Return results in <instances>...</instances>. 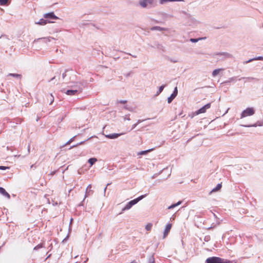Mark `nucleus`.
<instances>
[{
  "label": "nucleus",
  "mask_w": 263,
  "mask_h": 263,
  "mask_svg": "<svg viewBox=\"0 0 263 263\" xmlns=\"http://www.w3.org/2000/svg\"><path fill=\"white\" fill-rule=\"evenodd\" d=\"M98 161L97 159L95 158V157H93V158H90L88 159V162L89 163V164L90 165V166H92L97 161Z\"/></svg>",
  "instance_id": "obj_22"
},
{
  "label": "nucleus",
  "mask_w": 263,
  "mask_h": 263,
  "mask_svg": "<svg viewBox=\"0 0 263 263\" xmlns=\"http://www.w3.org/2000/svg\"><path fill=\"white\" fill-rule=\"evenodd\" d=\"M254 61H255V59H254V58H252V59H250L248 60V61H244L243 62V64H248V63H250L251 62H253Z\"/></svg>",
  "instance_id": "obj_37"
},
{
  "label": "nucleus",
  "mask_w": 263,
  "mask_h": 263,
  "mask_svg": "<svg viewBox=\"0 0 263 263\" xmlns=\"http://www.w3.org/2000/svg\"><path fill=\"white\" fill-rule=\"evenodd\" d=\"M148 263H156L154 254L149 256L148 258Z\"/></svg>",
  "instance_id": "obj_30"
},
{
  "label": "nucleus",
  "mask_w": 263,
  "mask_h": 263,
  "mask_svg": "<svg viewBox=\"0 0 263 263\" xmlns=\"http://www.w3.org/2000/svg\"><path fill=\"white\" fill-rule=\"evenodd\" d=\"M68 113V112H66L62 118H59L58 119V122H59V123L61 122L64 120V119L66 117Z\"/></svg>",
  "instance_id": "obj_36"
},
{
  "label": "nucleus",
  "mask_w": 263,
  "mask_h": 263,
  "mask_svg": "<svg viewBox=\"0 0 263 263\" xmlns=\"http://www.w3.org/2000/svg\"><path fill=\"white\" fill-rule=\"evenodd\" d=\"M152 226L153 224L151 223H149L146 226L145 229L148 231H150L152 228Z\"/></svg>",
  "instance_id": "obj_33"
},
{
  "label": "nucleus",
  "mask_w": 263,
  "mask_h": 263,
  "mask_svg": "<svg viewBox=\"0 0 263 263\" xmlns=\"http://www.w3.org/2000/svg\"><path fill=\"white\" fill-rule=\"evenodd\" d=\"M172 226V224L171 223H167L166 224L165 230L163 232V238H165L168 235Z\"/></svg>",
  "instance_id": "obj_9"
},
{
  "label": "nucleus",
  "mask_w": 263,
  "mask_h": 263,
  "mask_svg": "<svg viewBox=\"0 0 263 263\" xmlns=\"http://www.w3.org/2000/svg\"><path fill=\"white\" fill-rule=\"evenodd\" d=\"M242 79L246 80L245 82H247L248 81L250 82L251 81H253V80H256V78H255L249 77H241V78L238 79V80L240 81V80H241Z\"/></svg>",
  "instance_id": "obj_19"
},
{
  "label": "nucleus",
  "mask_w": 263,
  "mask_h": 263,
  "mask_svg": "<svg viewBox=\"0 0 263 263\" xmlns=\"http://www.w3.org/2000/svg\"><path fill=\"white\" fill-rule=\"evenodd\" d=\"M211 107V103H208L202 106L201 108L195 111V114H200L206 112V109L210 108Z\"/></svg>",
  "instance_id": "obj_7"
},
{
  "label": "nucleus",
  "mask_w": 263,
  "mask_h": 263,
  "mask_svg": "<svg viewBox=\"0 0 263 263\" xmlns=\"http://www.w3.org/2000/svg\"><path fill=\"white\" fill-rule=\"evenodd\" d=\"M152 31L158 30V31H164L166 30L167 29L165 28L161 27L160 26H154L151 28Z\"/></svg>",
  "instance_id": "obj_17"
},
{
  "label": "nucleus",
  "mask_w": 263,
  "mask_h": 263,
  "mask_svg": "<svg viewBox=\"0 0 263 263\" xmlns=\"http://www.w3.org/2000/svg\"><path fill=\"white\" fill-rule=\"evenodd\" d=\"M11 127L14 128L15 127V124H12V125H11Z\"/></svg>",
  "instance_id": "obj_59"
},
{
  "label": "nucleus",
  "mask_w": 263,
  "mask_h": 263,
  "mask_svg": "<svg viewBox=\"0 0 263 263\" xmlns=\"http://www.w3.org/2000/svg\"><path fill=\"white\" fill-rule=\"evenodd\" d=\"M76 84H81L82 86H86L88 84L87 81L86 80H82L76 82Z\"/></svg>",
  "instance_id": "obj_26"
},
{
  "label": "nucleus",
  "mask_w": 263,
  "mask_h": 263,
  "mask_svg": "<svg viewBox=\"0 0 263 263\" xmlns=\"http://www.w3.org/2000/svg\"><path fill=\"white\" fill-rule=\"evenodd\" d=\"M184 2V0H159L160 4L163 5L167 2Z\"/></svg>",
  "instance_id": "obj_16"
},
{
  "label": "nucleus",
  "mask_w": 263,
  "mask_h": 263,
  "mask_svg": "<svg viewBox=\"0 0 263 263\" xmlns=\"http://www.w3.org/2000/svg\"><path fill=\"white\" fill-rule=\"evenodd\" d=\"M222 70V69H215L212 72V76L213 77H216L220 71Z\"/></svg>",
  "instance_id": "obj_27"
},
{
  "label": "nucleus",
  "mask_w": 263,
  "mask_h": 263,
  "mask_svg": "<svg viewBox=\"0 0 263 263\" xmlns=\"http://www.w3.org/2000/svg\"><path fill=\"white\" fill-rule=\"evenodd\" d=\"M31 167V168H33V167L35 168V167H36V166H35V164H32V165L31 166V167Z\"/></svg>",
  "instance_id": "obj_56"
},
{
  "label": "nucleus",
  "mask_w": 263,
  "mask_h": 263,
  "mask_svg": "<svg viewBox=\"0 0 263 263\" xmlns=\"http://www.w3.org/2000/svg\"><path fill=\"white\" fill-rule=\"evenodd\" d=\"M110 183H107V185L105 187L104 189V194H105V192H106V190L107 189V187L108 185H110Z\"/></svg>",
  "instance_id": "obj_52"
},
{
  "label": "nucleus",
  "mask_w": 263,
  "mask_h": 263,
  "mask_svg": "<svg viewBox=\"0 0 263 263\" xmlns=\"http://www.w3.org/2000/svg\"><path fill=\"white\" fill-rule=\"evenodd\" d=\"M147 195L148 194H145L144 195H141L132 200H130L127 202L125 206L122 209V212H123L126 210H129L133 205L137 204L139 201L147 196Z\"/></svg>",
  "instance_id": "obj_1"
},
{
  "label": "nucleus",
  "mask_w": 263,
  "mask_h": 263,
  "mask_svg": "<svg viewBox=\"0 0 263 263\" xmlns=\"http://www.w3.org/2000/svg\"><path fill=\"white\" fill-rule=\"evenodd\" d=\"M171 61L173 62V63H176L177 62V61L174 60H171Z\"/></svg>",
  "instance_id": "obj_57"
},
{
  "label": "nucleus",
  "mask_w": 263,
  "mask_h": 263,
  "mask_svg": "<svg viewBox=\"0 0 263 263\" xmlns=\"http://www.w3.org/2000/svg\"><path fill=\"white\" fill-rule=\"evenodd\" d=\"M127 102L126 100H120L118 101V103L121 104H125Z\"/></svg>",
  "instance_id": "obj_48"
},
{
  "label": "nucleus",
  "mask_w": 263,
  "mask_h": 263,
  "mask_svg": "<svg viewBox=\"0 0 263 263\" xmlns=\"http://www.w3.org/2000/svg\"><path fill=\"white\" fill-rule=\"evenodd\" d=\"M9 167H8V166H0V170H6L7 169H9Z\"/></svg>",
  "instance_id": "obj_44"
},
{
  "label": "nucleus",
  "mask_w": 263,
  "mask_h": 263,
  "mask_svg": "<svg viewBox=\"0 0 263 263\" xmlns=\"http://www.w3.org/2000/svg\"><path fill=\"white\" fill-rule=\"evenodd\" d=\"M204 39H205V37H200V38H196V39L191 38L190 39V41L192 43H197L199 41L203 40Z\"/></svg>",
  "instance_id": "obj_29"
},
{
  "label": "nucleus",
  "mask_w": 263,
  "mask_h": 263,
  "mask_svg": "<svg viewBox=\"0 0 263 263\" xmlns=\"http://www.w3.org/2000/svg\"><path fill=\"white\" fill-rule=\"evenodd\" d=\"M8 77L11 76L17 79H21L22 78V75L17 73H10L7 75Z\"/></svg>",
  "instance_id": "obj_24"
},
{
  "label": "nucleus",
  "mask_w": 263,
  "mask_h": 263,
  "mask_svg": "<svg viewBox=\"0 0 263 263\" xmlns=\"http://www.w3.org/2000/svg\"><path fill=\"white\" fill-rule=\"evenodd\" d=\"M182 203V201H179L178 202H177V203H174V204H172V205H171L170 206H169L168 207V209H174L175 208V207L180 205Z\"/></svg>",
  "instance_id": "obj_25"
},
{
  "label": "nucleus",
  "mask_w": 263,
  "mask_h": 263,
  "mask_svg": "<svg viewBox=\"0 0 263 263\" xmlns=\"http://www.w3.org/2000/svg\"><path fill=\"white\" fill-rule=\"evenodd\" d=\"M263 125V121H258L256 122V123L253 124H250V125H243L245 127H257V126H261Z\"/></svg>",
  "instance_id": "obj_11"
},
{
  "label": "nucleus",
  "mask_w": 263,
  "mask_h": 263,
  "mask_svg": "<svg viewBox=\"0 0 263 263\" xmlns=\"http://www.w3.org/2000/svg\"><path fill=\"white\" fill-rule=\"evenodd\" d=\"M85 109H86V107H78L76 108L77 110L80 109V110H85Z\"/></svg>",
  "instance_id": "obj_50"
},
{
  "label": "nucleus",
  "mask_w": 263,
  "mask_h": 263,
  "mask_svg": "<svg viewBox=\"0 0 263 263\" xmlns=\"http://www.w3.org/2000/svg\"><path fill=\"white\" fill-rule=\"evenodd\" d=\"M43 16L45 18L49 21H50V20L59 19V18L54 14L53 12L45 13L44 14Z\"/></svg>",
  "instance_id": "obj_6"
},
{
  "label": "nucleus",
  "mask_w": 263,
  "mask_h": 263,
  "mask_svg": "<svg viewBox=\"0 0 263 263\" xmlns=\"http://www.w3.org/2000/svg\"><path fill=\"white\" fill-rule=\"evenodd\" d=\"M166 86V85H165V84L160 86L159 87V89H158V91H157L155 95V96L157 97V96H159L162 92V91H163V90L164 89V88Z\"/></svg>",
  "instance_id": "obj_15"
},
{
  "label": "nucleus",
  "mask_w": 263,
  "mask_h": 263,
  "mask_svg": "<svg viewBox=\"0 0 263 263\" xmlns=\"http://www.w3.org/2000/svg\"><path fill=\"white\" fill-rule=\"evenodd\" d=\"M130 263H137V262L135 260H133L131 261Z\"/></svg>",
  "instance_id": "obj_60"
},
{
  "label": "nucleus",
  "mask_w": 263,
  "mask_h": 263,
  "mask_svg": "<svg viewBox=\"0 0 263 263\" xmlns=\"http://www.w3.org/2000/svg\"><path fill=\"white\" fill-rule=\"evenodd\" d=\"M40 39H39L38 40H40ZM42 39H43V40H45V41H47V39H46V38H43Z\"/></svg>",
  "instance_id": "obj_61"
},
{
  "label": "nucleus",
  "mask_w": 263,
  "mask_h": 263,
  "mask_svg": "<svg viewBox=\"0 0 263 263\" xmlns=\"http://www.w3.org/2000/svg\"><path fill=\"white\" fill-rule=\"evenodd\" d=\"M93 136H92V137H90V138H89L87 139L86 140H84V141H81V142H79V143H77V144H76V145H72V146H71L69 148V149H71V148H72L77 147V146H79V145H80L83 144H84L86 141H88V140H89L90 138H93Z\"/></svg>",
  "instance_id": "obj_21"
},
{
  "label": "nucleus",
  "mask_w": 263,
  "mask_h": 263,
  "mask_svg": "<svg viewBox=\"0 0 263 263\" xmlns=\"http://www.w3.org/2000/svg\"><path fill=\"white\" fill-rule=\"evenodd\" d=\"M11 0H0V6H8Z\"/></svg>",
  "instance_id": "obj_18"
},
{
  "label": "nucleus",
  "mask_w": 263,
  "mask_h": 263,
  "mask_svg": "<svg viewBox=\"0 0 263 263\" xmlns=\"http://www.w3.org/2000/svg\"><path fill=\"white\" fill-rule=\"evenodd\" d=\"M254 113L255 110L253 107H248L242 111L240 115V118H243L247 116H252Z\"/></svg>",
  "instance_id": "obj_4"
},
{
  "label": "nucleus",
  "mask_w": 263,
  "mask_h": 263,
  "mask_svg": "<svg viewBox=\"0 0 263 263\" xmlns=\"http://www.w3.org/2000/svg\"><path fill=\"white\" fill-rule=\"evenodd\" d=\"M221 187H222L221 183L217 184L216 186L212 189V190L211 191V193L219 191L221 188Z\"/></svg>",
  "instance_id": "obj_23"
},
{
  "label": "nucleus",
  "mask_w": 263,
  "mask_h": 263,
  "mask_svg": "<svg viewBox=\"0 0 263 263\" xmlns=\"http://www.w3.org/2000/svg\"><path fill=\"white\" fill-rule=\"evenodd\" d=\"M237 77H232V78H229V80L227 81H226L225 83H228V82H233V81H235L237 80Z\"/></svg>",
  "instance_id": "obj_34"
},
{
  "label": "nucleus",
  "mask_w": 263,
  "mask_h": 263,
  "mask_svg": "<svg viewBox=\"0 0 263 263\" xmlns=\"http://www.w3.org/2000/svg\"><path fill=\"white\" fill-rule=\"evenodd\" d=\"M198 114H195V111L193 112L191 114L189 115V116L191 118H193L195 116L198 115Z\"/></svg>",
  "instance_id": "obj_45"
},
{
  "label": "nucleus",
  "mask_w": 263,
  "mask_h": 263,
  "mask_svg": "<svg viewBox=\"0 0 263 263\" xmlns=\"http://www.w3.org/2000/svg\"><path fill=\"white\" fill-rule=\"evenodd\" d=\"M77 137V135L74 136V137H73L72 138H71V139H70L64 145H63V146L66 145H68L70 143H71L72 141H73L74 138Z\"/></svg>",
  "instance_id": "obj_32"
},
{
  "label": "nucleus",
  "mask_w": 263,
  "mask_h": 263,
  "mask_svg": "<svg viewBox=\"0 0 263 263\" xmlns=\"http://www.w3.org/2000/svg\"><path fill=\"white\" fill-rule=\"evenodd\" d=\"M133 72L131 71H129V72L126 73V74H124V76L126 77H130V75L133 73Z\"/></svg>",
  "instance_id": "obj_47"
},
{
  "label": "nucleus",
  "mask_w": 263,
  "mask_h": 263,
  "mask_svg": "<svg viewBox=\"0 0 263 263\" xmlns=\"http://www.w3.org/2000/svg\"><path fill=\"white\" fill-rule=\"evenodd\" d=\"M254 59H255V60L263 61V57H262V56L257 57L254 58Z\"/></svg>",
  "instance_id": "obj_42"
},
{
  "label": "nucleus",
  "mask_w": 263,
  "mask_h": 263,
  "mask_svg": "<svg viewBox=\"0 0 263 263\" xmlns=\"http://www.w3.org/2000/svg\"><path fill=\"white\" fill-rule=\"evenodd\" d=\"M143 121V120H138L137 121V122L136 123L137 124V125H138L139 123H140L141 122H142Z\"/></svg>",
  "instance_id": "obj_54"
},
{
  "label": "nucleus",
  "mask_w": 263,
  "mask_h": 263,
  "mask_svg": "<svg viewBox=\"0 0 263 263\" xmlns=\"http://www.w3.org/2000/svg\"><path fill=\"white\" fill-rule=\"evenodd\" d=\"M88 260V258H87L84 261V262H86Z\"/></svg>",
  "instance_id": "obj_62"
},
{
  "label": "nucleus",
  "mask_w": 263,
  "mask_h": 263,
  "mask_svg": "<svg viewBox=\"0 0 263 263\" xmlns=\"http://www.w3.org/2000/svg\"><path fill=\"white\" fill-rule=\"evenodd\" d=\"M176 97V95H174L173 93H172L171 96L167 98L168 103H171Z\"/></svg>",
  "instance_id": "obj_28"
},
{
  "label": "nucleus",
  "mask_w": 263,
  "mask_h": 263,
  "mask_svg": "<svg viewBox=\"0 0 263 263\" xmlns=\"http://www.w3.org/2000/svg\"><path fill=\"white\" fill-rule=\"evenodd\" d=\"M91 185L89 184L86 189L85 198L87 197L88 196L90 195L93 193V191L91 190Z\"/></svg>",
  "instance_id": "obj_12"
},
{
  "label": "nucleus",
  "mask_w": 263,
  "mask_h": 263,
  "mask_svg": "<svg viewBox=\"0 0 263 263\" xmlns=\"http://www.w3.org/2000/svg\"><path fill=\"white\" fill-rule=\"evenodd\" d=\"M43 247V245L42 243H40V244L37 245V246H36L33 248V250H35V251H37V250H39L40 249H41V248H42Z\"/></svg>",
  "instance_id": "obj_35"
},
{
  "label": "nucleus",
  "mask_w": 263,
  "mask_h": 263,
  "mask_svg": "<svg viewBox=\"0 0 263 263\" xmlns=\"http://www.w3.org/2000/svg\"><path fill=\"white\" fill-rule=\"evenodd\" d=\"M127 54H129V55H131V56H132L133 57H134V58H137V56H136V55H132V54H131L130 53H127Z\"/></svg>",
  "instance_id": "obj_55"
},
{
  "label": "nucleus",
  "mask_w": 263,
  "mask_h": 263,
  "mask_svg": "<svg viewBox=\"0 0 263 263\" xmlns=\"http://www.w3.org/2000/svg\"><path fill=\"white\" fill-rule=\"evenodd\" d=\"M124 119V120H127L128 121L130 120V119L129 118V114L125 115Z\"/></svg>",
  "instance_id": "obj_46"
},
{
  "label": "nucleus",
  "mask_w": 263,
  "mask_h": 263,
  "mask_svg": "<svg viewBox=\"0 0 263 263\" xmlns=\"http://www.w3.org/2000/svg\"><path fill=\"white\" fill-rule=\"evenodd\" d=\"M0 193L2 194L3 196H5L8 199L10 198V195L9 193H8L5 189L2 187H0Z\"/></svg>",
  "instance_id": "obj_13"
},
{
  "label": "nucleus",
  "mask_w": 263,
  "mask_h": 263,
  "mask_svg": "<svg viewBox=\"0 0 263 263\" xmlns=\"http://www.w3.org/2000/svg\"><path fill=\"white\" fill-rule=\"evenodd\" d=\"M174 95H176V96H177V94H178V89H177V87H176L174 89V91L173 92V93Z\"/></svg>",
  "instance_id": "obj_43"
},
{
  "label": "nucleus",
  "mask_w": 263,
  "mask_h": 263,
  "mask_svg": "<svg viewBox=\"0 0 263 263\" xmlns=\"http://www.w3.org/2000/svg\"><path fill=\"white\" fill-rule=\"evenodd\" d=\"M50 255H51V254H49V255L47 256V258L49 257L50 256Z\"/></svg>",
  "instance_id": "obj_63"
},
{
  "label": "nucleus",
  "mask_w": 263,
  "mask_h": 263,
  "mask_svg": "<svg viewBox=\"0 0 263 263\" xmlns=\"http://www.w3.org/2000/svg\"><path fill=\"white\" fill-rule=\"evenodd\" d=\"M55 77H53V78H52L50 80H49L48 81V82H51V81H53V80L55 79Z\"/></svg>",
  "instance_id": "obj_53"
},
{
  "label": "nucleus",
  "mask_w": 263,
  "mask_h": 263,
  "mask_svg": "<svg viewBox=\"0 0 263 263\" xmlns=\"http://www.w3.org/2000/svg\"><path fill=\"white\" fill-rule=\"evenodd\" d=\"M161 47H162V46L161 45H159V44H158V48H160Z\"/></svg>",
  "instance_id": "obj_58"
},
{
  "label": "nucleus",
  "mask_w": 263,
  "mask_h": 263,
  "mask_svg": "<svg viewBox=\"0 0 263 263\" xmlns=\"http://www.w3.org/2000/svg\"><path fill=\"white\" fill-rule=\"evenodd\" d=\"M123 134H124V133H120V134L114 133V134H108V135H105L104 134H103V135H104L105 137H106L108 139H117L119 137H120V136H121Z\"/></svg>",
  "instance_id": "obj_8"
},
{
  "label": "nucleus",
  "mask_w": 263,
  "mask_h": 263,
  "mask_svg": "<svg viewBox=\"0 0 263 263\" xmlns=\"http://www.w3.org/2000/svg\"><path fill=\"white\" fill-rule=\"evenodd\" d=\"M22 119L21 118H14L12 120V123L14 124L15 125L20 124H21L22 123Z\"/></svg>",
  "instance_id": "obj_20"
},
{
  "label": "nucleus",
  "mask_w": 263,
  "mask_h": 263,
  "mask_svg": "<svg viewBox=\"0 0 263 263\" xmlns=\"http://www.w3.org/2000/svg\"><path fill=\"white\" fill-rule=\"evenodd\" d=\"M211 239V237L210 235H206L204 237V240L206 242H208Z\"/></svg>",
  "instance_id": "obj_38"
},
{
  "label": "nucleus",
  "mask_w": 263,
  "mask_h": 263,
  "mask_svg": "<svg viewBox=\"0 0 263 263\" xmlns=\"http://www.w3.org/2000/svg\"><path fill=\"white\" fill-rule=\"evenodd\" d=\"M215 55L219 56V58H218L219 60H224L228 58H232V55L226 52H216L214 54Z\"/></svg>",
  "instance_id": "obj_5"
},
{
  "label": "nucleus",
  "mask_w": 263,
  "mask_h": 263,
  "mask_svg": "<svg viewBox=\"0 0 263 263\" xmlns=\"http://www.w3.org/2000/svg\"><path fill=\"white\" fill-rule=\"evenodd\" d=\"M137 125H137V123H135V124H133L132 125V128H131V129L130 130H132L134 129Z\"/></svg>",
  "instance_id": "obj_51"
},
{
  "label": "nucleus",
  "mask_w": 263,
  "mask_h": 263,
  "mask_svg": "<svg viewBox=\"0 0 263 263\" xmlns=\"http://www.w3.org/2000/svg\"><path fill=\"white\" fill-rule=\"evenodd\" d=\"M78 92V90L68 89L65 93L69 96H74L77 94Z\"/></svg>",
  "instance_id": "obj_14"
},
{
  "label": "nucleus",
  "mask_w": 263,
  "mask_h": 263,
  "mask_svg": "<svg viewBox=\"0 0 263 263\" xmlns=\"http://www.w3.org/2000/svg\"><path fill=\"white\" fill-rule=\"evenodd\" d=\"M53 23V22H52V21H49L46 19H44V18H41L39 21V22H36L35 24L40 25H44L47 24V23Z\"/></svg>",
  "instance_id": "obj_10"
},
{
  "label": "nucleus",
  "mask_w": 263,
  "mask_h": 263,
  "mask_svg": "<svg viewBox=\"0 0 263 263\" xmlns=\"http://www.w3.org/2000/svg\"><path fill=\"white\" fill-rule=\"evenodd\" d=\"M139 5L144 8L151 9L157 6V2L154 0H140Z\"/></svg>",
  "instance_id": "obj_2"
},
{
  "label": "nucleus",
  "mask_w": 263,
  "mask_h": 263,
  "mask_svg": "<svg viewBox=\"0 0 263 263\" xmlns=\"http://www.w3.org/2000/svg\"><path fill=\"white\" fill-rule=\"evenodd\" d=\"M68 71V69H65L64 73L62 74V79H64L66 77V72Z\"/></svg>",
  "instance_id": "obj_41"
},
{
  "label": "nucleus",
  "mask_w": 263,
  "mask_h": 263,
  "mask_svg": "<svg viewBox=\"0 0 263 263\" xmlns=\"http://www.w3.org/2000/svg\"><path fill=\"white\" fill-rule=\"evenodd\" d=\"M4 121L7 122V123H12V120H11L10 119H9V118H5L4 119Z\"/></svg>",
  "instance_id": "obj_39"
},
{
  "label": "nucleus",
  "mask_w": 263,
  "mask_h": 263,
  "mask_svg": "<svg viewBox=\"0 0 263 263\" xmlns=\"http://www.w3.org/2000/svg\"><path fill=\"white\" fill-rule=\"evenodd\" d=\"M85 198H86L84 197V198L83 199V201L78 205L79 206H83L84 205V201Z\"/></svg>",
  "instance_id": "obj_49"
},
{
  "label": "nucleus",
  "mask_w": 263,
  "mask_h": 263,
  "mask_svg": "<svg viewBox=\"0 0 263 263\" xmlns=\"http://www.w3.org/2000/svg\"><path fill=\"white\" fill-rule=\"evenodd\" d=\"M153 150V148H151V149H147V150H145V151H141L139 153H138V155H146L148 153L151 152Z\"/></svg>",
  "instance_id": "obj_31"
},
{
  "label": "nucleus",
  "mask_w": 263,
  "mask_h": 263,
  "mask_svg": "<svg viewBox=\"0 0 263 263\" xmlns=\"http://www.w3.org/2000/svg\"><path fill=\"white\" fill-rule=\"evenodd\" d=\"M50 96L51 98H50V102L49 103V105H51L54 101V97L51 93L50 95Z\"/></svg>",
  "instance_id": "obj_40"
},
{
  "label": "nucleus",
  "mask_w": 263,
  "mask_h": 263,
  "mask_svg": "<svg viewBox=\"0 0 263 263\" xmlns=\"http://www.w3.org/2000/svg\"><path fill=\"white\" fill-rule=\"evenodd\" d=\"M205 263H232V261L219 257L213 256L208 258Z\"/></svg>",
  "instance_id": "obj_3"
}]
</instances>
